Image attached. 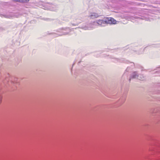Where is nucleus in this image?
<instances>
[{"mask_svg": "<svg viewBox=\"0 0 160 160\" xmlns=\"http://www.w3.org/2000/svg\"><path fill=\"white\" fill-rule=\"evenodd\" d=\"M124 101H125V99H124V100H123V101L122 103H123V102H124Z\"/></svg>", "mask_w": 160, "mask_h": 160, "instance_id": "7", "label": "nucleus"}, {"mask_svg": "<svg viewBox=\"0 0 160 160\" xmlns=\"http://www.w3.org/2000/svg\"><path fill=\"white\" fill-rule=\"evenodd\" d=\"M106 22L110 24H115L116 23V21L113 18H108L107 21L106 22L102 20H99L97 22H94L93 23L95 25L98 24L103 26V24L106 23Z\"/></svg>", "mask_w": 160, "mask_h": 160, "instance_id": "1", "label": "nucleus"}, {"mask_svg": "<svg viewBox=\"0 0 160 160\" xmlns=\"http://www.w3.org/2000/svg\"><path fill=\"white\" fill-rule=\"evenodd\" d=\"M8 81V78L6 79L4 81V83H5Z\"/></svg>", "mask_w": 160, "mask_h": 160, "instance_id": "5", "label": "nucleus"}, {"mask_svg": "<svg viewBox=\"0 0 160 160\" xmlns=\"http://www.w3.org/2000/svg\"><path fill=\"white\" fill-rule=\"evenodd\" d=\"M98 15L97 13H93L90 15V17L93 18H97L98 17Z\"/></svg>", "mask_w": 160, "mask_h": 160, "instance_id": "3", "label": "nucleus"}, {"mask_svg": "<svg viewBox=\"0 0 160 160\" xmlns=\"http://www.w3.org/2000/svg\"><path fill=\"white\" fill-rule=\"evenodd\" d=\"M144 78L143 75H138L136 72H134L132 73V76L130 77L129 80L130 81L131 79L132 78H137L139 80H141Z\"/></svg>", "mask_w": 160, "mask_h": 160, "instance_id": "2", "label": "nucleus"}, {"mask_svg": "<svg viewBox=\"0 0 160 160\" xmlns=\"http://www.w3.org/2000/svg\"><path fill=\"white\" fill-rule=\"evenodd\" d=\"M17 80H18L17 78H14V80L13 81H11V82L12 83V82H13V83H15V82H17Z\"/></svg>", "mask_w": 160, "mask_h": 160, "instance_id": "4", "label": "nucleus"}, {"mask_svg": "<svg viewBox=\"0 0 160 160\" xmlns=\"http://www.w3.org/2000/svg\"><path fill=\"white\" fill-rule=\"evenodd\" d=\"M2 99V96L0 95V103L1 102Z\"/></svg>", "mask_w": 160, "mask_h": 160, "instance_id": "6", "label": "nucleus"}]
</instances>
